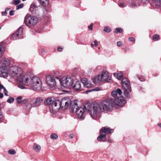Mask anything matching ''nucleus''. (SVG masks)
Segmentation results:
<instances>
[{
  "label": "nucleus",
  "instance_id": "obj_1",
  "mask_svg": "<svg viewBox=\"0 0 161 161\" xmlns=\"http://www.w3.org/2000/svg\"><path fill=\"white\" fill-rule=\"evenodd\" d=\"M19 78L18 80L22 82V83L28 86H31V88L35 91H39L41 89L42 86V82L40 78L38 77L34 76L32 77L29 75H25L21 78Z\"/></svg>",
  "mask_w": 161,
  "mask_h": 161
},
{
  "label": "nucleus",
  "instance_id": "obj_2",
  "mask_svg": "<svg viewBox=\"0 0 161 161\" xmlns=\"http://www.w3.org/2000/svg\"><path fill=\"white\" fill-rule=\"evenodd\" d=\"M76 100H74L71 103V109L73 113H75L78 119H83L84 118V109L82 107H79L77 103Z\"/></svg>",
  "mask_w": 161,
  "mask_h": 161
},
{
  "label": "nucleus",
  "instance_id": "obj_3",
  "mask_svg": "<svg viewBox=\"0 0 161 161\" xmlns=\"http://www.w3.org/2000/svg\"><path fill=\"white\" fill-rule=\"evenodd\" d=\"M123 90L125 97L130 98L131 96V90L128 80L125 78H123L121 81Z\"/></svg>",
  "mask_w": 161,
  "mask_h": 161
},
{
  "label": "nucleus",
  "instance_id": "obj_4",
  "mask_svg": "<svg viewBox=\"0 0 161 161\" xmlns=\"http://www.w3.org/2000/svg\"><path fill=\"white\" fill-rule=\"evenodd\" d=\"M2 65L0 67V77L6 78L8 75L7 67L10 64V62L8 58H3L1 60Z\"/></svg>",
  "mask_w": 161,
  "mask_h": 161
},
{
  "label": "nucleus",
  "instance_id": "obj_5",
  "mask_svg": "<svg viewBox=\"0 0 161 161\" xmlns=\"http://www.w3.org/2000/svg\"><path fill=\"white\" fill-rule=\"evenodd\" d=\"M110 80L108 73L105 71L103 72L100 75H97L95 76L93 79V82L95 83L103 81L109 82H110Z\"/></svg>",
  "mask_w": 161,
  "mask_h": 161
},
{
  "label": "nucleus",
  "instance_id": "obj_6",
  "mask_svg": "<svg viewBox=\"0 0 161 161\" xmlns=\"http://www.w3.org/2000/svg\"><path fill=\"white\" fill-rule=\"evenodd\" d=\"M113 100L109 98L104 100L99 103L103 112L111 110L113 108Z\"/></svg>",
  "mask_w": 161,
  "mask_h": 161
},
{
  "label": "nucleus",
  "instance_id": "obj_7",
  "mask_svg": "<svg viewBox=\"0 0 161 161\" xmlns=\"http://www.w3.org/2000/svg\"><path fill=\"white\" fill-rule=\"evenodd\" d=\"M99 103H94L92 105V109L91 111V116L93 119H95L100 116V114L103 112Z\"/></svg>",
  "mask_w": 161,
  "mask_h": 161
},
{
  "label": "nucleus",
  "instance_id": "obj_8",
  "mask_svg": "<svg viewBox=\"0 0 161 161\" xmlns=\"http://www.w3.org/2000/svg\"><path fill=\"white\" fill-rule=\"evenodd\" d=\"M73 101H71L70 99L67 97H64L63 98L61 101L57 100L56 101L55 103V105H59V109L60 107L63 109H66L69 106V105L70 106L71 108V103H73Z\"/></svg>",
  "mask_w": 161,
  "mask_h": 161
},
{
  "label": "nucleus",
  "instance_id": "obj_9",
  "mask_svg": "<svg viewBox=\"0 0 161 161\" xmlns=\"http://www.w3.org/2000/svg\"><path fill=\"white\" fill-rule=\"evenodd\" d=\"M9 74L10 76L19 82L22 83V82L19 81L18 79L19 78L20 79V77H21V78H22L24 75H20L17 66H14L11 67L9 70Z\"/></svg>",
  "mask_w": 161,
  "mask_h": 161
},
{
  "label": "nucleus",
  "instance_id": "obj_10",
  "mask_svg": "<svg viewBox=\"0 0 161 161\" xmlns=\"http://www.w3.org/2000/svg\"><path fill=\"white\" fill-rule=\"evenodd\" d=\"M113 132V129L107 127L102 128L100 131V135L97 137V139L99 142L105 141L106 140V136L108 134H110Z\"/></svg>",
  "mask_w": 161,
  "mask_h": 161
},
{
  "label": "nucleus",
  "instance_id": "obj_11",
  "mask_svg": "<svg viewBox=\"0 0 161 161\" xmlns=\"http://www.w3.org/2000/svg\"><path fill=\"white\" fill-rule=\"evenodd\" d=\"M59 81L61 84L65 87L72 86L74 82L72 77L69 76L63 77L59 79Z\"/></svg>",
  "mask_w": 161,
  "mask_h": 161
},
{
  "label": "nucleus",
  "instance_id": "obj_12",
  "mask_svg": "<svg viewBox=\"0 0 161 161\" xmlns=\"http://www.w3.org/2000/svg\"><path fill=\"white\" fill-rule=\"evenodd\" d=\"M37 22V19L34 16L27 15L25 18L24 23L29 27L34 26Z\"/></svg>",
  "mask_w": 161,
  "mask_h": 161
},
{
  "label": "nucleus",
  "instance_id": "obj_13",
  "mask_svg": "<svg viewBox=\"0 0 161 161\" xmlns=\"http://www.w3.org/2000/svg\"><path fill=\"white\" fill-rule=\"evenodd\" d=\"M58 100H54V99H52L51 98H47L46 101V103L48 105H51L52 108L53 113H55L58 111L59 110V105L57 104L55 105V103L56 101Z\"/></svg>",
  "mask_w": 161,
  "mask_h": 161
},
{
  "label": "nucleus",
  "instance_id": "obj_14",
  "mask_svg": "<svg viewBox=\"0 0 161 161\" xmlns=\"http://www.w3.org/2000/svg\"><path fill=\"white\" fill-rule=\"evenodd\" d=\"M23 28L22 27H20L15 33L12 35L11 36V39L12 40L21 39L23 37L22 35Z\"/></svg>",
  "mask_w": 161,
  "mask_h": 161
},
{
  "label": "nucleus",
  "instance_id": "obj_15",
  "mask_svg": "<svg viewBox=\"0 0 161 161\" xmlns=\"http://www.w3.org/2000/svg\"><path fill=\"white\" fill-rule=\"evenodd\" d=\"M46 80V83L50 87H53L56 84L55 80L52 76L50 75L47 76Z\"/></svg>",
  "mask_w": 161,
  "mask_h": 161
},
{
  "label": "nucleus",
  "instance_id": "obj_16",
  "mask_svg": "<svg viewBox=\"0 0 161 161\" xmlns=\"http://www.w3.org/2000/svg\"><path fill=\"white\" fill-rule=\"evenodd\" d=\"M113 102L116 105L119 106H122L126 102L124 97L121 96L118 98L115 99L114 100H113Z\"/></svg>",
  "mask_w": 161,
  "mask_h": 161
},
{
  "label": "nucleus",
  "instance_id": "obj_17",
  "mask_svg": "<svg viewBox=\"0 0 161 161\" xmlns=\"http://www.w3.org/2000/svg\"><path fill=\"white\" fill-rule=\"evenodd\" d=\"M24 103L25 104L26 108L30 109L33 107V100L31 99H26L24 100Z\"/></svg>",
  "mask_w": 161,
  "mask_h": 161
},
{
  "label": "nucleus",
  "instance_id": "obj_18",
  "mask_svg": "<svg viewBox=\"0 0 161 161\" xmlns=\"http://www.w3.org/2000/svg\"><path fill=\"white\" fill-rule=\"evenodd\" d=\"M112 95L114 97H115L118 96H120L122 94L121 90L119 88L115 89L112 92Z\"/></svg>",
  "mask_w": 161,
  "mask_h": 161
},
{
  "label": "nucleus",
  "instance_id": "obj_19",
  "mask_svg": "<svg viewBox=\"0 0 161 161\" xmlns=\"http://www.w3.org/2000/svg\"><path fill=\"white\" fill-rule=\"evenodd\" d=\"M81 81L85 87L86 88H89L91 86V84L88 81L86 78L82 79Z\"/></svg>",
  "mask_w": 161,
  "mask_h": 161
},
{
  "label": "nucleus",
  "instance_id": "obj_20",
  "mask_svg": "<svg viewBox=\"0 0 161 161\" xmlns=\"http://www.w3.org/2000/svg\"><path fill=\"white\" fill-rule=\"evenodd\" d=\"M72 86L74 90L78 91H80L81 87V82L79 81H76Z\"/></svg>",
  "mask_w": 161,
  "mask_h": 161
},
{
  "label": "nucleus",
  "instance_id": "obj_21",
  "mask_svg": "<svg viewBox=\"0 0 161 161\" xmlns=\"http://www.w3.org/2000/svg\"><path fill=\"white\" fill-rule=\"evenodd\" d=\"M42 100L40 98H38L36 99L35 102L33 101V107H36L39 106L41 103L42 102Z\"/></svg>",
  "mask_w": 161,
  "mask_h": 161
},
{
  "label": "nucleus",
  "instance_id": "obj_22",
  "mask_svg": "<svg viewBox=\"0 0 161 161\" xmlns=\"http://www.w3.org/2000/svg\"><path fill=\"white\" fill-rule=\"evenodd\" d=\"M84 111L87 112H90L92 110L91 108L92 107V106L91 104L90 103H86L84 105Z\"/></svg>",
  "mask_w": 161,
  "mask_h": 161
},
{
  "label": "nucleus",
  "instance_id": "obj_23",
  "mask_svg": "<svg viewBox=\"0 0 161 161\" xmlns=\"http://www.w3.org/2000/svg\"><path fill=\"white\" fill-rule=\"evenodd\" d=\"M5 51V45L3 43L1 42L0 44V58L3 55Z\"/></svg>",
  "mask_w": 161,
  "mask_h": 161
},
{
  "label": "nucleus",
  "instance_id": "obj_24",
  "mask_svg": "<svg viewBox=\"0 0 161 161\" xmlns=\"http://www.w3.org/2000/svg\"><path fill=\"white\" fill-rule=\"evenodd\" d=\"M37 8V7L35 4L32 3L31 5L30 10L32 14H34L35 13Z\"/></svg>",
  "mask_w": 161,
  "mask_h": 161
},
{
  "label": "nucleus",
  "instance_id": "obj_25",
  "mask_svg": "<svg viewBox=\"0 0 161 161\" xmlns=\"http://www.w3.org/2000/svg\"><path fill=\"white\" fill-rule=\"evenodd\" d=\"M33 149L36 152H39L41 149V146L37 144H35L33 146Z\"/></svg>",
  "mask_w": 161,
  "mask_h": 161
},
{
  "label": "nucleus",
  "instance_id": "obj_26",
  "mask_svg": "<svg viewBox=\"0 0 161 161\" xmlns=\"http://www.w3.org/2000/svg\"><path fill=\"white\" fill-rule=\"evenodd\" d=\"M114 75L118 80H120L123 76L122 74L120 72L115 73Z\"/></svg>",
  "mask_w": 161,
  "mask_h": 161
},
{
  "label": "nucleus",
  "instance_id": "obj_27",
  "mask_svg": "<svg viewBox=\"0 0 161 161\" xmlns=\"http://www.w3.org/2000/svg\"><path fill=\"white\" fill-rule=\"evenodd\" d=\"M42 5L45 6L48 5L49 3L48 0H39Z\"/></svg>",
  "mask_w": 161,
  "mask_h": 161
},
{
  "label": "nucleus",
  "instance_id": "obj_28",
  "mask_svg": "<svg viewBox=\"0 0 161 161\" xmlns=\"http://www.w3.org/2000/svg\"><path fill=\"white\" fill-rule=\"evenodd\" d=\"M22 97L21 96H19L16 99V101L17 103L19 104H20L22 103H23L24 101V100H22Z\"/></svg>",
  "mask_w": 161,
  "mask_h": 161
},
{
  "label": "nucleus",
  "instance_id": "obj_29",
  "mask_svg": "<svg viewBox=\"0 0 161 161\" xmlns=\"http://www.w3.org/2000/svg\"><path fill=\"white\" fill-rule=\"evenodd\" d=\"M50 138L52 139L56 140L58 138V136L56 134L53 133L51 135Z\"/></svg>",
  "mask_w": 161,
  "mask_h": 161
},
{
  "label": "nucleus",
  "instance_id": "obj_30",
  "mask_svg": "<svg viewBox=\"0 0 161 161\" xmlns=\"http://www.w3.org/2000/svg\"><path fill=\"white\" fill-rule=\"evenodd\" d=\"M123 31V29L121 28H117L115 29V33H121Z\"/></svg>",
  "mask_w": 161,
  "mask_h": 161
},
{
  "label": "nucleus",
  "instance_id": "obj_31",
  "mask_svg": "<svg viewBox=\"0 0 161 161\" xmlns=\"http://www.w3.org/2000/svg\"><path fill=\"white\" fill-rule=\"evenodd\" d=\"M159 38V36L158 35L156 34L153 36V39L154 41H156L158 40Z\"/></svg>",
  "mask_w": 161,
  "mask_h": 161
},
{
  "label": "nucleus",
  "instance_id": "obj_32",
  "mask_svg": "<svg viewBox=\"0 0 161 161\" xmlns=\"http://www.w3.org/2000/svg\"><path fill=\"white\" fill-rule=\"evenodd\" d=\"M111 29L108 27H105L103 30L104 31L107 33H109L111 31Z\"/></svg>",
  "mask_w": 161,
  "mask_h": 161
},
{
  "label": "nucleus",
  "instance_id": "obj_33",
  "mask_svg": "<svg viewBox=\"0 0 161 161\" xmlns=\"http://www.w3.org/2000/svg\"><path fill=\"white\" fill-rule=\"evenodd\" d=\"M119 6L121 8L125 7L126 6V5L123 2H120L118 3Z\"/></svg>",
  "mask_w": 161,
  "mask_h": 161
},
{
  "label": "nucleus",
  "instance_id": "obj_34",
  "mask_svg": "<svg viewBox=\"0 0 161 161\" xmlns=\"http://www.w3.org/2000/svg\"><path fill=\"white\" fill-rule=\"evenodd\" d=\"M99 89H100L99 88L97 87V88H96L95 89H94L93 90H86V93H89V92H92V91H98L99 90Z\"/></svg>",
  "mask_w": 161,
  "mask_h": 161
},
{
  "label": "nucleus",
  "instance_id": "obj_35",
  "mask_svg": "<svg viewBox=\"0 0 161 161\" xmlns=\"http://www.w3.org/2000/svg\"><path fill=\"white\" fill-rule=\"evenodd\" d=\"M24 4L23 3H21L17 6L16 9L18 10L19 9L21 8L24 7Z\"/></svg>",
  "mask_w": 161,
  "mask_h": 161
},
{
  "label": "nucleus",
  "instance_id": "obj_36",
  "mask_svg": "<svg viewBox=\"0 0 161 161\" xmlns=\"http://www.w3.org/2000/svg\"><path fill=\"white\" fill-rule=\"evenodd\" d=\"M8 153L9 154L14 155L15 153L16 152L14 149H11L8 150Z\"/></svg>",
  "mask_w": 161,
  "mask_h": 161
},
{
  "label": "nucleus",
  "instance_id": "obj_37",
  "mask_svg": "<svg viewBox=\"0 0 161 161\" xmlns=\"http://www.w3.org/2000/svg\"><path fill=\"white\" fill-rule=\"evenodd\" d=\"M14 98L13 97H10L9 99H8L7 102L8 103H13L14 101Z\"/></svg>",
  "mask_w": 161,
  "mask_h": 161
},
{
  "label": "nucleus",
  "instance_id": "obj_38",
  "mask_svg": "<svg viewBox=\"0 0 161 161\" xmlns=\"http://www.w3.org/2000/svg\"><path fill=\"white\" fill-rule=\"evenodd\" d=\"M20 2V1L19 0H14V3L15 5H18L19 3Z\"/></svg>",
  "mask_w": 161,
  "mask_h": 161
},
{
  "label": "nucleus",
  "instance_id": "obj_39",
  "mask_svg": "<svg viewBox=\"0 0 161 161\" xmlns=\"http://www.w3.org/2000/svg\"><path fill=\"white\" fill-rule=\"evenodd\" d=\"M3 91H4V93L5 95L6 96H8V92L7 91V90L5 87L4 88V89Z\"/></svg>",
  "mask_w": 161,
  "mask_h": 161
},
{
  "label": "nucleus",
  "instance_id": "obj_40",
  "mask_svg": "<svg viewBox=\"0 0 161 161\" xmlns=\"http://www.w3.org/2000/svg\"><path fill=\"white\" fill-rule=\"evenodd\" d=\"M117 46L119 47H121L122 45V43L120 41L117 42Z\"/></svg>",
  "mask_w": 161,
  "mask_h": 161
},
{
  "label": "nucleus",
  "instance_id": "obj_41",
  "mask_svg": "<svg viewBox=\"0 0 161 161\" xmlns=\"http://www.w3.org/2000/svg\"><path fill=\"white\" fill-rule=\"evenodd\" d=\"M153 2L161 4V0H152Z\"/></svg>",
  "mask_w": 161,
  "mask_h": 161
},
{
  "label": "nucleus",
  "instance_id": "obj_42",
  "mask_svg": "<svg viewBox=\"0 0 161 161\" xmlns=\"http://www.w3.org/2000/svg\"><path fill=\"white\" fill-rule=\"evenodd\" d=\"M93 24L91 23L90 26H88L89 29L90 30H92V26H93Z\"/></svg>",
  "mask_w": 161,
  "mask_h": 161
},
{
  "label": "nucleus",
  "instance_id": "obj_43",
  "mask_svg": "<svg viewBox=\"0 0 161 161\" xmlns=\"http://www.w3.org/2000/svg\"><path fill=\"white\" fill-rule=\"evenodd\" d=\"M7 13L6 12V10L2 12V14L3 16H6L7 15Z\"/></svg>",
  "mask_w": 161,
  "mask_h": 161
},
{
  "label": "nucleus",
  "instance_id": "obj_44",
  "mask_svg": "<svg viewBox=\"0 0 161 161\" xmlns=\"http://www.w3.org/2000/svg\"><path fill=\"white\" fill-rule=\"evenodd\" d=\"M129 40L131 42H134L135 41V39L133 37H130L129 38Z\"/></svg>",
  "mask_w": 161,
  "mask_h": 161
},
{
  "label": "nucleus",
  "instance_id": "obj_45",
  "mask_svg": "<svg viewBox=\"0 0 161 161\" xmlns=\"http://www.w3.org/2000/svg\"><path fill=\"white\" fill-rule=\"evenodd\" d=\"M5 87L2 85L0 84V92L1 91L2 89L4 90Z\"/></svg>",
  "mask_w": 161,
  "mask_h": 161
},
{
  "label": "nucleus",
  "instance_id": "obj_46",
  "mask_svg": "<svg viewBox=\"0 0 161 161\" xmlns=\"http://www.w3.org/2000/svg\"><path fill=\"white\" fill-rule=\"evenodd\" d=\"M18 87L21 89H24L25 88V86L21 85H18Z\"/></svg>",
  "mask_w": 161,
  "mask_h": 161
},
{
  "label": "nucleus",
  "instance_id": "obj_47",
  "mask_svg": "<svg viewBox=\"0 0 161 161\" xmlns=\"http://www.w3.org/2000/svg\"><path fill=\"white\" fill-rule=\"evenodd\" d=\"M14 10H11L10 12V13H9V14H10V15H11V16H12V15H14Z\"/></svg>",
  "mask_w": 161,
  "mask_h": 161
},
{
  "label": "nucleus",
  "instance_id": "obj_48",
  "mask_svg": "<svg viewBox=\"0 0 161 161\" xmlns=\"http://www.w3.org/2000/svg\"><path fill=\"white\" fill-rule=\"evenodd\" d=\"M94 45L95 46H97V45H98V43L97 42V40H95L94 41Z\"/></svg>",
  "mask_w": 161,
  "mask_h": 161
},
{
  "label": "nucleus",
  "instance_id": "obj_49",
  "mask_svg": "<svg viewBox=\"0 0 161 161\" xmlns=\"http://www.w3.org/2000/svg\"><path fill=\"white\" fill-rule=\"evenodd\" d=\"M143 3H148V0H142Z\"/></svg>",
  "mask_w": 161,
  "mask_h": 161
},
{
  "label": "nucleus",
  "instance_id": "obj_50",
  "mask_svg": "<svg viewBox=\"0 0 161 161\" xmlns=\"http://www.w3.org/2000/svg\"><path fill=\"white\" fill-rule=\"evenodd\" d=\"M58 50L59 52H61L63 50V48L60 47H59L58 48Z\"/></svg>",
  "mask_w": 161,
  "mask_h": 161
},
{
  "label": "nucleus",
  "instance_id": "obj_51",
  "mask_svg": "<svg viewBox=\"0 0 161 161\" xmlns=\"http://www.w3.org/2000/svg\"><path fill=\"white\" fill-rule=\"evenodd\" d=\"M138 78L141 81H144V79L142 77H139Z\"/></svg>",
  "mask_w": 161,
  "mask_h": 161
},
{
  "label": "nucleus",
  "instance_id": "obj_52",
  "mask_svg": "<svg viewBox=\"0 0 161 161\" xmlns=\"http://www.w3.org/2000/svg\"><path fill=\"white\" fill-rule=\"evenodd\" d=\"M41 53L42 54H44L45 53V51L44 49H42L41 50Z\"/></svg>",
  "mask_w": 161,
  "mask_h": 161
},
{
  "label": "nucleus",
  "instance_id": "obj_53",
  "mask_svg": "<svg viewBox=\"0 0 161 161\" xmlns=\"http://www.w3.org/2000/svg\"><path fill=\"white\" fill-rule=\"evenodd\" d=\"M3 94L2 93L0 92V97L2 98L3 97Z\"/></svg>",
  "mask_w": 161,
  "mask_h": 161
},
{
  "label": "nucleus",
  "instance_id": "obj_54",
  "mask_svg": "<svg viewBox=\"0 0 161 161\" xmlns=\"http://www.w3.org/2000/svg\"><path fill=\"white\" fill-rule=\"evenodd\" d=\"M74 137V135L72 134L69 136V137L70 138H72Z\"/></svg>",
  "mask_w": 161,
  "mask_h": 161
},
{
  "label": "nucleus",
  "instance_id": "obj_55",
  "mask_svg": "<svg viewBox=\"0 0 161 161\" xmlns=\"http://www.w3.org/2000/svg\"><path fill=\"white\" fill-rule=\"evenodd\" d=\"M158 125L161 128V123L159 124Z\"/></svg>",
  "mask_w": 161,
  "mask_h": 161
},
{
  "label": "nucleus",
  "instance_id": "obj_56",
  "mask_svg": "<svg viewBox=\"0 0 161 161\" xmlns=\"http://www.w3.org/2000/svg\"><path fill=\"white\" fill-rule=\"evenodd\" d=\"M91 46L92 47H93L94 46V44H92H92H91Z\"/></svg>",
  "mask_w": 161,
  "mask_h": 161
},
{
  "label": "nucleus",
  "instance_id": "obj_57",
  "mask_svg": "<svg viewBox=\"0 0 161 161\" xmlns=\"http://www.w3.org/2000/svg\"><path fill=\"white\" fill-rule=\"evenodd\" d=\"M9 9H10V8H6L5 10H9Z\"/></svg>",
  "mask_w": 161,
  "mask_h": 161
},
{
  "label": "nucleus",
  "instance_id": "obj_58",
  "mask_svg": "<svg viewBox=\"0 0 161 161\" xmlns=\"http://www.w3.org/2000/svg\"><path fill=\"white\" fill-rule=\"evenodd\" d=\"M108 142H111L110 141V140H108Z\"/></svg>",
  "mask_w": 161,
  "mask_h": 161
},
{
  "label": "nucleus",
  "instance_id": "obj_59",
  "mask_svg": "<svg viewBox=\"0 0 161 161\" xmlns=\"http://www.w3.org/2000/svg\"><path fill=\"white\" fill-rule=\"evenodd\" d=\"M25 0H22V1H23V2H24V1H25Z\"/></svg>",
  "mask_w": 161,
  "mask_h": 161
},
{
  "label": "nucleus",
  "instance_id": "obj_60",
  "mask_svg": "<svg viewBox=\"0 0 161 161\" xmlns=\"http://www.w3.org/2000/svg\"><path fill=\"white\" fill-rule=\"evenodd\" d=\"M1 29V27H0V30Z\"/></svg>",
  "mask_w": 161,
  "mask_h": 161
}]
</instances>
